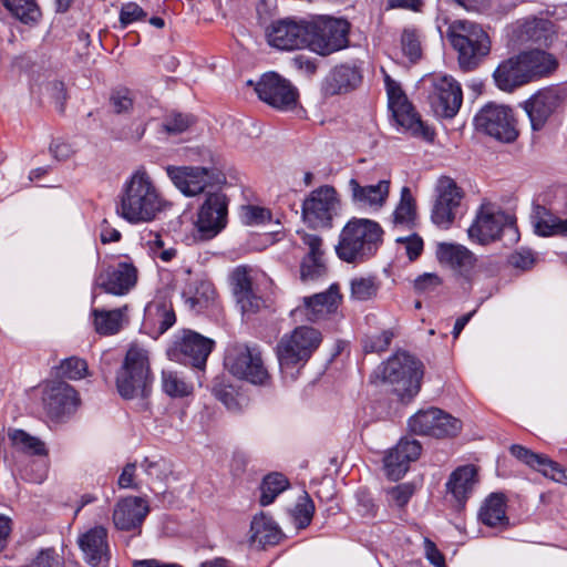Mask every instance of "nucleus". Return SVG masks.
<instances>
[{"label": "nucleus", "instance_id": "nucleus-62", "mask_svg": "<svg viewBox=\"0 0 567 567\" xmlns=\"http://www.w3.org/2000/svg\"><path fill=\"white\" fill-rule=\"evenodd\" d=\"M441 285V277L433 272H425L414 280V288L419 292H432Z\"/></svg>", "mask_w": 567, "mask_h": 567}, {"label": "nucleus", "instance_id": "nucleus-60", "mask_svg": "<svg viewBox=\"0 0 567 567\" xmlns=\"http://www.w3.org/2000/svg\"><path fill=\"white\" fill-rule=\"evenodd\" d=\"M396 243L404 247L410 260H415L423 250V240L415 234L408 237H399Z\"/></svg>", "mask_w": 567, "mask_h": 567}, {"label": "nucleus", "instance_id": "nucleus-4", "mask_svg": "<svg viewBox=\"0 0 567 567\" xmlns=\"http://www.w3.org/2000/svg\"><path fill=\"white\" fill-rule=\"evenodd\" d=\"M322 342L321 332L312 327L300 326L281 337L276 347L284 378L295 380Z\"/></svg>", "mask_w": 567, "mask_h": 567}, {"label": "nucleus", "instance_id": "nucleus-61", "mask_svg": "<svg viewBox=\"0 0 567 567\" xmlns=\"http://www.w3.org/2000/svg\"><path fill=\"white\" fill-rule=\"evenodd\" d=\"M30 567H63V560L53 549H43L33 559Z\"/></svg>", "mask_w": 567, "mask_h": 567}, {"label": "nucleus", "instance_id": "nucleus-19", "mask_svg": "<svg viewBox=\"0 0 567 567\" xmlns=\"http://www.w3.org/2000/svg\"><path fill=\"white\" fill-rule=\"evenodd\" d=\"M228 202L220 192H208L199 208L196 227L200 239L215 237L227 223Z\"/></svg>", "mask_w": 567, "mask_h": 567}, {"label": "nucleus", "instance_id": "nucleus-47", "mask_svg": "<svg viewBox=\"0 0 567 567\" xmlns=\"http://www.w3.org/2000/svg\"><path fill=\"white\" fill-rule=\"evenodd\" d=\"M86 372V362L78 357L63 360L59 367V374L71 380L82 379Z\"/></svg>", "mask_w": 567, "mask_h": 567}, {"label": "nucleus", "instance_id": "nucleus-15", "mask_svg": "<svg viewBox=\"0 0 567 567\" xmlns=\"http://www.w3.org/2000/svg\"><path fill=\"white\" fill-rule=\"evenodd\" d=\"M255 91L261 101L275 109L291 111L298 105L297 87L276 72L265 73L256 83Z\"/></svg>", "mask_w": 567, "mask_h": 567}, {"label": "nucleus", "instance_id": "nucleus-6", "mask_svg": "<svg viewBox=\"0 0 567 567\" xmlns=\"http://www.w3.org/2000/svg\"><path fill=\"white\" fill-rule=\"evenodd\" d=\"M446 38L458 53L462 69L472 70L488 55L491 40L483 28L472 21L456 20L446 31Z\"/></svg>", "mask_w": 567, "mask_h": 567}, {"label": "nucleus", "instance_id": "nucleus-58", "mask_svg": "<svg viewBox=\"0 0 567 567\" xmlns=\"http://www.w3.org/2000/svg\"><path fill=\"white\" fill-rule=\"evenodd\" d=\"M145 474L156 481H163L171 473L169 465L164 461L145 460L143 465Z\"/></svg>", "mask_w": 567, "mask_h": 567}, {"label": "nucleus", "instance_id": "nucleus-1", "mask_svg": "<svg viewBox=\"0 0 567 567\" xmlns=\"http://www.w3.org/2000/svg\"><path fill=\"white\" fill-rule=\"evenodd\" d=\"M169 206L150 174L141 167L124 183L116 214L131 224L150 223Z\"/></svg>", "mask_w": 567, "mask_h": 567}, {"label": "nucleus", "instance_id": "nucleus-63", "mask_svg": "<svg viewBox=\"0 0 567 567\" xmlns=\"http://www.w3.org/2000/svg\"><path fill=\"white\" fill-rule=\"evenodd\" d=\"M385 84H386V92L389 97V107L394 109L398 107L400 104L408 102V99L403 91L401 90L400 85L390 79V76L385 78Z\"/></svg>", "mask_w": 567, "mask_h": 567}, {"label": "nucleus", "instance_id": "nucleus-29", "mask_svg": "<svg viewBox=\"0 0 567 567\" xmlns=\"http://www.w3.org/2000/svg\"><path fill=\"white\" fill-rule=\"evenodd\" d=\"M436 258L442 266L464 277L470 275L476 262L475 256L466 247L450 243L437 245Z\"/></svg>", "mask_w": 567, "mask_h": 567}, {"label": "nucleus", "instance_id": "nucleus-26", "mask_svg": "<svg viewBox=\"0 0 567 567\" xmlns=\"http://www.w3.org/2000/svg\"><path fill=\"white\" fill-rule=\"evenodd\" d=\"M136 280V268L131 264L120 262L102 272L97 278V285L109 293L122 296L135 286Z\"/></svg>", "mask_w": 567, "mask_h": 567}, {"label": "nucleus", "instance_id": "nucleus-20", "mask_svg": "<svg viewBox=\"0 0 567 567\" xmlns=\"http://www.w3.org/2000/svg\"><path fill=\"white\" fill-rule=\"evenodd\" d=\"M308 21L284 19L267 30L268 43L279 50H297L309 47Z\"/></svg>", "mask_w": 567, "mask_h": 567}, {"label": "nucleus", "instance_id": "nucleus-49", "mask_svg": "<svg viewBox=\"0 0 567 567\" xmlns=\"http://www.w3.org/2000/svg\"><path fill=\"white\" fill-rule=\"evenodd\" d=\"M194 123L193 116L182 113L167 115L163 123L166 133L177 135L187 131Z\"/></svg>", "mask_w": 567, "mask_h": 567}, {"label": "nucleus", "instance_id": "nucleus-33", "mask_svg": "<svg viewBox=\"0 0 567 567\" xmlns=\"http://www.w3.org/2000/svg\"><path fill=\"white\" fill-rule=\"evenodd\" d=\"M338 299V290L331 287L328 291L305 297L303 309L297 308L295 313L302 311L309 321H317L336 309Z\"/></svg>", "mask_w": 567, "mask_h": 567}, {"label": "nucleus", "instance_id": "nucleus-32", "mask_svg": "<svg viewBox=\"0 0 567 567\" xmlns=\"http://www.w3.org/2000/svg\"><path fill=\"white\" fill-rule=\"evenodd\" d=\"M361 73L354 65L341 64L336 66L327 76L324 92L330 95L353 90L361 82Z\"/></svg>", "mask_w": 567, "mask_h": 567}, {"label": "nucleus", "instance_id": "nucleus-59", "mask_svg": "<svg viewBox=\"0 0 567 567\" xmlns=\"http://www.w3.org/2000/svg\"><path fill=\"white\" fill-rule=\"evenodd\" d=\"M146 17V12L134 2H128L122 6L120 12V23L123 28L127 27L134 21L142 20Z\"/></svg>", "mask_w": 567, "mask_h": 567}, {"label": "nucleus", "instance_id": "nucleus-38", "mask_svg": "<svg viewBox=\"0 0 567 567\" xmlns=\"http://www.w3.org/2000/svg\"><path fill=\"white\" fill-rule=\"evenodd\" d=\"M126 306L114 310L94 309L93 316L96 332L104 336L118 332L123 326V322L126 321Z\"/></svg>", "mask_w": 567, "mask_h": 567}, {"label": "nucleus", "instance_id": "nucleus-53", "mask_svg": "<svg viewBox=\"0 0 567 567\" xmlns=\"http://www.w3.org/2000/svg\"><path fill=\"white\" fill-rule=\"evenodd\" d=\"M271 214L268 209L247 205L241 209V219L246 225H262L270 220Z\"/></svg>", "mask_w": 567, "mask_h": 567}, {"label": "nucleus", "instance_id": "nucleus-50", "mask_svg": "<svg viewBox=\"0 0 567 567\" xmlns=\"http://www.w3.org/2000/svg\"><path fill=\"white\" fill-rule=\"evenodd\" d=\"M326 272L323 257H303L300 266V278L302 281L315 280Z\"/></svg>", "mask_w": 567, "mask_h": 567}, {"label": "nucleus", "instance_id": "nucleus-14", "mask_svg": "<svg viewBox=\"0 0 567 567\" xmlns=\"http://www.w3.org/2000/svg\"><path fill=\"white\" fill-rule=\"evenodd\" d=\"M167 175L173 184L185 195L196 196L207 187L224 182V175L217 168L200 166H168Z\"/></svg>", "mask_w": 567, "mask_h": 567}, {"label": "nucleus", "instance_id": "nucleus-55", "mask_svg": "<svg viewBox=\"0 0 567 567\" xmlns=\"http://www.w3.org/2000/svg\"><path fill=\"white\" fill-rule=\"evenodd\" d=\"M301 241V246L307 250L305 257H309V260L313 257H323L324 251L322 249V238L315 234H308L306 231L298 233Z\"/></svg>", "mask_w": 567, "mask_h": 567}, {"label": "nucleus", "instance_id": "nucleus-7", "mask_svg": "<svg viewBox=\"0 0 567 567\" xmlns=\"http://www.w3.org/2000/svg\"><path fill=\"white\" fill-rule=\"evenodd\" d=\"M423 365L414 357L401 352L391 357L382 367V379L393 388L400 401L410 402L421 389Z\"/></svg>", "mask_w": 567, "mask_h": 567}, {"label": "nucleus", "instance_id": "nucleus-24", "mask_svg": "<svg viewBox=\"0 0 567 567\" xmlns=\"http://www.w3.org/2000/svg\"><path fill=\"white\" fill-rule=\"evenodd\" d=\"M421 444L416 440H401L385 456L384 466L388 476L392 480L402 477L409 468L410 462L417 460L421 454Z\"/></svg>", "mask_w": 567, "mask_h": 567}, {"label": "nucleus", "instance_id": "nucleus-17", "mask_svg": "<svg viewBox=\"0 0 567 567\" xmlns=\"http://www.w3.org/2000/svg\"><path fill=\"white\" fill-rule=\"evenodd\" d=\"M432 92L429 96L432 110L437 116L453 118L463 102L461 85L450 75H433Z\"/></svg>", "mask_w": 567, "mask_h": 567}, {"label": "nucleus", "instance_id": "nucleus-22", "mask_svg": "<svg viewBox=\"0 0 567 567\" xmlns=\"http://www.w3.org/2000/svg\"><path fill=\"white\" fill-rule=\"evenodd\" d=\"M351 202L360 208L378 210L382 208L390 194V181L381 179L374 185H363L357 178L348 183Z\"/></svg>", "mask_w": 567, "mask_h": 567}, {"label": "nucleus", "instance_id": "nucleus-2", "mask_svg": "<svg viewBox=\"0 0 567 567\" xmlns=\"http://www.w3.org/2000/svg\"><path fill=\"white\" fill-rule=\"evenodd\" d=\"M557 68V59L546 51H523L503 60L495 69L493 79L499 90L513 92L527 83L550 75Z\"/></svg>", "mask_w": 567, "mask_h": 567}, {"label": "nucleus", "instance_id": "nucleus-56", "mask_svg": "<svg viewBox=\"0 0 567 567\" xmlns=\"http://www.w3.org/2000/svg\"><path fill=\"white\" fill-rule=\"evenodd\" d=\"M41 90H43L51 99L59 105L60 111H63L64 101L66 100V93L64 83L53 79L51 81L40 83Z\"/></svg>", "mask_w": 567, "mask_h": 567}, {"label": "nucleus", "instance_id": "nucleus-10", "mask_svg": "<svg viewBox=\"0 0 567 567\" xmlns=\"http://www.w3.org/2000/svg\"><path fill=\"white\" fill-rule=\"evenodd\" d=\"M474 125L482 132L499 142L511 143L518 136L513 110L504 104L487 103L474 117Z\"/></svg>", "mask_w": 567, "mask_h": 567}, {"label": "nucleus", "instance_id": "nucleus-51", "mask_svg": "<svg viewBox=\"0 0 567 567\" xmlns=\"http://www.w3.org/2000/svg\"><path fill=\"white\" fill-rule=\"evenodd\" d=\"M230 282L236 298L252 291L251 278L246 267H237L230 274Z\"/></svg>", "mask_w": 567, "mask_h": 567}, {"label": "nucleus", "instance_id": "nucleus-30", "mask_svg": "<svg viewBox=\"0 0 567 567\" xmlns=\"http://www.w3.org/2000/svg\"><path fill=\"white\" fill-rule=\"evenodd\" d=\"M182 297L190 311L199 313L216 303L217 291L213 282L204 278H197L186 284Z\"/></svg>", "mask_w": 567, "mask_h": 567}, {"label": "nucleus", "instance_id": "nucleus-52", "mask_svg": "<svg viewBox=\"0 0 567 567\" xmlns=\"http://www.w3.org/2000/svg\"><path fill=\"white\" fill-rule=\"evenodd\" d=\"M147 237L146 244L157 258L165 262L175 258L177 250L174 247L165 248V243L159 234L148 233Z\"/></svg>", "mask_w": 567, "mask_h": 567}, {"label": "nucleus", "instance_id": "nucleus-18", "mask_svg": "<svg viewBox=\"0 0 567 567\" xmlns=\"http://www.w3.org/2000/svg\"><path fill=\"white\" fill-rule=\"evenodd\" d=\"M566 102L567 89L565 87L549 86L535 93L524 105L532 128L542 130L554 112Z\"/></svg>", "mask_w": 567, "mask_h": 567}, {"label": "nucleus", "instance_id": "nucleus-25", "mask_svg": "<svg viewBox=\"0 0 567 567\" xmlns=\"http://www.w3.org/2000/svg\"><path fill=\"white\" fill-rule=\"evenodd\" d=\"M213 347L214 341L212 339L190 330L185 331L183 338L177 343V350L183 357V362L197 369L205 367Z\"/></svg>", "mask_w": 567, "mask_h": 567}, {"label": "nucleus", "instance_id": "nucleus-57", "mask_svg": "<svg viewBox=\"0 0 567 567\" xmlns=\"http://www.w3.org/2000/svg\"><path fill=\"white\" fill-rule=\"evenodd\" d=\"M413 493L414 488L412 485L400 484L388 491L389 502L398 507H403L408 504Z\"/></svg>", "mask_w": 567, "mask_h": 567}, {"label": "nucleus", "instance_id": "nucleus-42", "mask_svg": "<svg viewBox=\"0 0 567 567\" xmlns=\"http://www.w3.org/2000/svg\"><path fill=\"white\" fill-rule=\"evenodd\" d=\"M9 439L11 440L13 446L22 452L33 455H44L47 453L43 442L34 436H31L23 430L10 431Z\"/></svg>", "mask_w": 567, "mask_h": 567}, {"label": "nucleus", "instance_id": "nucleus-37", "mask_svg": "<svg viewBox=\"0 0 567 567\" xmlns=\"http://www.w3.org/2000/svg\"><path fill=\"white\" fill-rule=\"evenodd\" d=\"M391 111L396 123L406 132L414 136H422L427 141L433 138L434 133L423 124L409 101L391 109Z\"/></svg>", "mask_w": 567, "mask_h": 567}, {"label": "nucleus", "instance_id": "nucleus-54", "mask_svg": "<svg viewBox=\"0 0 567 567\" xmlns=\"http://www.w3.org/2000/svg\"><path fill=\"white\" fill-rule=\"evenodd\" d=\"M394 338V332L392 330H383L382 332L368 337L364 341V351L365 352H382L385 351L392 339Z\"/></svg>", "mask_w": 567, "mask_h": 567}, {"label": "nucleus", "instance_id": "nucleus-11", "mask_svg": "<svg viewBox=\"0 0 567 567\" xmlns=\"http://www.w3.org/2000/svg\"><path fill=\"white\" fill-rule=\"evenodd\" d=\"M225 367L233 375L254 384H266L269 379L261 353L256 347L241 343L229 347L225 355Z\"/></svg>", "mask_w": 567, "mask_h": 567}, {"label": "nucleus", "instance_id": "nucleus-8", "mask_svg": "<svg viewBox=\"0 0 567 567\" xmlns=\"http://www.w3.org/2000/svg\"><path fill=\"white\" fill-rule=\"evenodd\" d=\"M340 198L337 189L322 185L303 199L301 218L312 229H329L340 210Z\"/></svg>", "mask_w": 567, "mask_h": 567}, {"label": "nucleus", "instance_id": "nucleus-28", "mask_svg": "<svg viewBox=\"0 0 567 567\" xmlns=\"http://www.w3.org/2000/svg\"><path fill=\"white\" fill-rule=\"evenodd\" d=\"M511 453L519 461L532 468L540 472L544 476L557 482L567 484V471L557 462L546 455L534 453L522 445H512Z\"/></svg>", "mask_w": 567, "mask_h": 567}, {"label": "nucleus", "instance_id": "nucleus-21", "mask_svg": "<svg viewBox=\"0 0 567 567\" xmlns=\"http://www.w3.org/2000/svg\"><path fill=\"white\" fill-rule=\"evenodd\" d=\"M43 404L52 419H61L72 414L80 404L76 391L66 382L52 381L43 392Z\"/></svg>", "mask_w": 567, "mask_h": 567}, {"label": "nucleus", "instance_id": "nucleus-36", "mask_svg": "<svg viewBox=\"0 0 567 567\" xmlns=\"http://www.w3.org/2000/svg\"><path fill=\"white\" fill-rule=\"evenodd\" d=\"M281 538V530L271 517L264 512L256 514L250 525V542L261 546L276 545Z\"/></svg>", "mask_w": 567, "mask_h": 567}, {"label": "nucleus", "instance_id": "nucleus-64", "mask_svg": "<svg viewBox=\"0 0 567 567\" xmlns=\"http://www.w3.org/2000/svg\"><path fill=\"white\" fill-rule=\"evenodd\" d=\"M508 261L513 267L525 270L533 266L535 259L530 250L520 249L513 252L509 256Z\"/></svg>", "mask_w": 567, "mask_h": 567}, {"label": "nucleus", "instance_id": "nucleus-39", "mask_svg": "<svg viewBox=\"0 0 567 567\" xmlns=\"http://www.w3.org/2000/svg\"><path fill=\"white\" fill-rule=\"evenodd\" d=\"M12 17L22 23H33L41 17V11L35 0H0Z\"/></svg>", "mask_w": 567, "mask_h": 567}, {"label": "nucleus", "instance_id": "nucleus-40", "mask_svg": "<svg viewBox=\"0 0 567 567\" xmlns=\"http://www.w3.org/2000/svg\"><path fill=\"white\" fill-rule=\"evenodd\" d=\"M522 32L527 41L547 44L554 34L553 23L544 19H533L523 24Z\"/></svg>", "mask_w": 567, "mask_h": 567}, {"label": "nucleus", "instance_id": "nucleus-23", "mask_svg": "<svg viewBox=\"0 0 567 567\" xmlns=\"http://www.w3.org/2000/svg\"><path fill=\"white\" fill-rule=\"evenodd\" d=\"M150 512L147 503L136 496L121 499L113 511L114 526L120 530L140 529Z\"/></svg>", "mask_w": 567, "mask_h": 567}, {"label": "nucleus", "instance_id": "nucleus-16", "mask_svg": "<svg viewBox=\"0 0 567 567\" xmlns=\"http://www.w3.org/2000/svg\"><path fill=\"white\" fill-rule=\"evenodd\" d=\"M435 193L436 199L431 219L436 226L447 229L453 224L461 207L464 192L453 178L442 176L436 183Z\"/></svg>", "mask_w": 567, "mask_h": 567}, {"label": "nucleus", "instance_id": "nucleus-12", "mask_svg": "<svg viewBox=\"0 0 567 567\" xmlns=\"http://www.w3.org/2000/svg\"><path fill=\"white\" fill-rule=\"evenodd\" d=\"M504 231L516 233L512 218L498 206L484 202L467 233L471 240L485 245L499 238Z\"/></svg>", "mask_w": 567, "mask_h": 567}, {"label": "nucleus", "instance_id": "nucleus-27", "mask_svg": "<svg viewBox=\"0 0 567 567\" xmlns=\"http://www.w3.org/2000/svg\"><path fill=\"white\" fill-rule=\"evenodd\" d=\"M477 482V470L474 465L460 466L452 472L446 482V491L451 495L455 508L464 507Z\"/></svg>", "mask_w": 567, "mask_h": 567}, {"label": "nucleus", "instance_id": "nucleus-3", "mask_svg": "<svg viewBox=\"0 0 567 567\" xmlns=\"http://www.w3.org/2000/svg\"><path fill=\"white\" fill-rule=\"evenodd\" d=\"M381 226L368 218L353 217L347 221L336 245L337 256L349 264H359L371 258L382 243Z\"/></svg>", "mask_w": 567, "mask_h": 567}, {"label": "nucleus", "instance_id": "nucleus-13", "mask_svg": "<svg viewBox=\"0 0 567 567\" xmlns=\"http://www.w3.org/2000/svg\"><path fill=\"white\" fill-rule=\"evenodd\" d=\"M411 432L434 437L455 436L462 430L461 420L439 408L417 411L408 422Z\"/></svg>", "mask_w": 567, "mask_h": 567}, {"label": "nucleus", "instance_id": "nucleus-31", "mask_svg": "<svg viewBox=\"0 0 567 567\" xmlns=\"http://www.w3.org/2000/svg\"><path fill=\"white\" fill-rule=\"evenodd\" d=\"M78 544L90 565L97 566L109 559L107 530L103 526H94L83 533Z\"/></svg>", "mask_w": 567, "mask_h": 567}, {"label": "nucleus", "instance_id": "nucleus-43", "mask_svg": "<svg viewBox=\"0 0 567 567\" xmlns=\"http://www.w3.org/2000/svg\"><path fill=\"white\" fill-rule=\"evenodd\" d=\"M379 284L374 277H354L350 281L351 298L358 301H368L374 298Z\"/></svg>", "mask_w": 567, "mask_h": 567}, {"label": "nucleus", "instance_id": "nucleus-9", "mask_svg": "<svg viewBox=\"0 0 567 567\" xmlns=\"http://www.w3.org/2000/svg\"><path fill=\"white\" fill-rule=\"evenodd\" d=\"M349 23L343 19L319 16L308 21L309 48L328 55L348 44Z\"/></svg>", "mask_w": 567, "mask_h": 567}, {"label": "nucleus", "instance_id": "nucleus-41", "mask_svg": "<svg viewBox=\"0 0 567 567\" xmlns=\"http://www.w3.org/2000/svg\"><path fill=\"white\" fill-rule=\"evenodd\" d=\"M288 487V481L282 474L272 473L267 475L260 486V505L268 506L275 498Z\"/></svg>", "mask_w": 567, "mask_h": 567}, {"label": "nucleus", "instance_id": "nucleus-44", "mask_svg": "<svg viewBox=\"0 0 567 567\" xmlns=\"http://www.w3.org/2000/svg\"><path fill=\"white\" fill-rule=\"evenodd\" d=\"M162 386L171 396H186L192 392V385L178 375L177 372L165 370L162 373Z\"/></svg>", "mask_w": 567, "mask_h": 567}, {"label": "nucleus", "instance_id": "nucleus-48", "mask_svg": "<svg viewBox=\"0 0 567 567\" xmlns=\"http://www.w3.org/2000/svg\"><path fill=\"white\" fill-rule=\"evenodd\" d=\"M315 513V505L307 493H305L296 504L292 515L300 528H305L311 522Z\"/></svg>", "mask_w": 567, "mask_h": 567}, {"label": "nucleus", "instance_id": "nucleus-34", "mask_svg": "<svg viewBox=\"0 0 567 567\" xmlns=\"http://www.w3.org/2000/svg\"><path fill=\"white\" fill-rule=\"evenodd\" d=\"M480 520L489 527L506 528L509 525L506 516V497L502 493H492L483 502L480 512Z\"/></svg>", "mask_w": 567, "mask_h": 567}, {"label": "nucleus", "instance_id": "nucleus-45", "mask_svg": "<svg viewBox=\"0 0 567 567\" xmlns=\"http://www.w3.org/2000/svg\"><path fill=\"white\" fill-rule=\"evenodd\" d=\"M415 215L414 200L409 187H403L401 190V199L393 214L394 224H409L413 220Z\"/></svg>", "mask_w": 567, "mask_h": 567}, {"label": "nucleus", "instance_id": "nucleus-46", "mask_svg": "<svg viewBox=\"0 0 567 567\" xmlns=\"http://www.w3.org/2000/svg\"><path fill=\"white\" fill-rule=\"evenodd\" d=\"M401 48L405 56L411 62H415L421 58L422 49L419 34L413 29H405L401 35Z\"/></svg>", "mask_w": 567, "mask_h": 567}, {"label": "nucleus", "instance_id": "nucleus-5", "mask_svg": "<svg viewBox=\"0 0 567 567\" xmlns=\"http://www.w3.org/2000/svg\"><path fill=\"white\" fill-rule=\"evenodd\" d=\"M152 381L147 350L132 344L116 374V388L120 395L126 400H145L151 393Z\"/></svg>", "mask_w": 567, "mask_h": 567}, {"label": "nucleus", "instance_id": "nucleus-35", "mask_svg": "<svg viewBox=\"0 0 567 567\" xmlns=\"http://www.w3.org/2000/svg\"><path fill=\"white\" fill-rule=\"evenodd\" d=\"M532 224L534 231L538 236L567 237V217L560 218L543 206L535 208L534 215L532 216Z\"/></svg>", "mask_w": 567, "mask_h": 567}]
</instances>
